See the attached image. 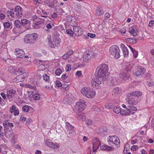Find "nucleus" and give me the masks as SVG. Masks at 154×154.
Listing matches in <instances>:
<instances>
[{
	"label": "nucleus",
	"instance_id": "nucleus-1",
	"mask_svg": "<svg viewBox=\"0 0 154 154\" xmlns=\"http://www.w3.org/2000/svg\"><path fill=\"white\" fill-rule=\"evenodd\" d=\"M108 70V67L105 64L100 65L97 67L95 73V75L97 77L94 78L91 82L93 87L98 88L99 85L109 78V74L107 73Z\"/></svg>",
	"mask_w": 154,
	"mask_h": 154
},
{
	"label": "nucleus",
	"instance_id": "nucleus-2",
	"mask_svg": "<svg viewBox=\"0 0 154 154\" xmlns=\"http://www.w3.org/2000/svg\"><path fill=\"white\" fill-rule=\"evenodd\" d=\"M22 8L19 6H17L15 9L11 10V11H8L7 12L8 16H11L14 18H17L21 17L22 16Z\"/></svg>",
	"mask_w": 154,
	"mask_h": 154
},
{
	"label": "nucleus",
	"instance_id": "nucleus-3",
	"mask_svg": "<svg viewBox=\"0 0 154 154\" xmlns=\"http://www.w3.org/2000/svg\"><path fill=\"white\" fill-rule=\"evenodd\" d=\"M38 36L36 33L26 35L24 38V42L27 43L33 44L36 42Z\"/></svg>",
	"mask_w": 154,
	"mask_h": 154
},
{
	"label": "nucleus",
	"instance_id": "nucleus-4",
	"mask_svg": "<svg viewBox=\"0 0 154 154\" xmlns=\"http://www.w3.org/2000/svg\"><path fill=\"white\" fill-rule=\"evenodd\" d=\"M85 101L83 100L80 99L76 103L74 110L76 112H79L83 111L86 107Z\"/></svg>",
	"mask_w": 154,
	"mask_h": 154
},
{
	"label": "nucleus",
	"instance_id": "nucleus-5",
	"mask_svg": "<svg viewBox=\"0 0 154 154\" xmlns=\"http://www.w3.org/2000/svg\"><path fill=\"white\" fill-rule=\"evenodd\" d=\"M109 51L111 55L115 58L118 59L120 57V50L117 46H112L110 48Z\"/></svg>",
	"mask_w": 154,
	"mask_h": 154
},
{
	"label": "nucleus",
	"instance_id": "nucleus-6",
	"mask_svg": "<svg viewBox=\"0 0 154 154\" xmlns=\"http://www.w3.org/2000/svg\"><path fill=\"white\" fill-rule=\"evenodd\" d=\"M81 93L86 96H94L96 92L94 90L89 88L84 87L81 90Z\"/></svg>",
	"mask_w": 154,
	"mask_h": 154
},
{
	"label": "nucleus",
	"instance_id": "nucleus-7",
	"mask_svg": "<svg viewBox=\"0 0 154 154\" xmlns=\"http://www.w3.org/2000/svg\"><path fill=\"white\" fill-rule=\"evenodd\" d=\"M73 29L74 34L76 36H79L82 34V29L81 27L78 26H73Z\"/></svg>",
	"mask_w": 154,
	"mask_h": 154
},
{
	"label": "nucleus",
	"instance_id": "nucleus-8",
	"mask_svg": "<svg viewBox=\"0 0 154 154\" xmlns=\"http://www.w3.org/2000/svg\"><path fill=\"white\" fill-rule=\"evenodd\" d=\"M93 54L90 52H88L84 54L83 56V60L84 62H87L91 59L93 56Z\"/></svg>",
	"mask_w": 154,
	"mask_h": 154
},
{
	"label": "nucleus",
	"instance_id": "nucleus-9",
	"mask_svg": "<svg viewBox=\"0 0 154 154\" xmlns=\"http://www.w3.org/2000/svg\"><path fill=\"white\" fill-rule=\"evenodd\" d=\"M145 69L141 66H139L137 68V70L136 72L134 73V75L137 76L142 75L145 72Z\"/></svg>",
	"mask_w": 154,
	"mask_h": 154
},
{
	"label": "nucleus",
	"instance_id": "nucleus-10",
	"mask_svg": "<svg viewBox=\"0 0 154 154\" xmlns=\"http://www.w3.org/2000/svg\"><path fill=\"white\" fill-rule=\"evenodd\" d=\"M137 27L135 26H133L129 28L128 31L129 33L133 36H135L137 35Z\"/></svg>",
	"mask_w": 154,
	"mask_h": 154
},
{
	"label": "nucleus",
	"instance_id": "nucleus-11",
	"mask_svg": "<svg viewBox=\"0 0 154 154\" xmlns=\"http://www.w3.org/2000/svg\"><path fill=\"white\" fill-rule=\"evenodd\" d=\"M15 54L17 57L21 58L23 59V56L25 54L24 51L21 49L18 48L15 49Z\"/></svg>",
	"mask_w": 154,
	"mask_h": 154
},
{
	"label": "nucleus",
	"instance_id": "nucleus-12",
	"mask_svg": "<svg viewBox=\"0 0 154 154\" xmlns=\"http://www.w3.org/2000/svg\"><path fill=\"white\" fill-rule=\"evenodd\" d=\"M111 137L113 144L115 145L117 147H119L120 146V140L118 137L116 136H112Z\"/></svg>",
	"mask_w": 154,
	"mask_h": 154
},
{
	"label": "nucleus",
	"instance_id": "nucleus-13",
	"mask_svg": "<svg viewBox=\"0 0 154 154\" xmlns=\"http://www.w3.org/2000/svg\"><path fill=\"white\" fill-rule=\"evenodd\" d=\"M7 128L6 127V129L5 133V136L7 138L11 137L13 133V130L10 127L7 126Z\"/></svg>",
	"mask_w": 154,
	"mask_h": 154
},
{
	"label": "nucleus",
	"instance_id": "nucleus-14",
	"mask_svg": "<svg viewBox=\"0 0 154 154\" xmlns=\"http://www.w3.org/2000/svg\"><path fill=\"white\" fill-rule=\"evenodd\" d=\"M126 100L128 104L136 105L137 103V100L132 97H128L126 99Z\"/></svg>",
	"mask_w": 154,
	"mask_h": 154
},
{
	"label": "nucleus",
	"instance_id": "nucleus-15",
	"mask_svg": "<svg viewBox=\"0 0 154 154\" xmlns=\"http://www.w3.org/2000/svg\"><path fill=\"white\" fill-rule=\"evenodd\" d=\"M27 75V73L21 74L16 77L17 79L18 80V82H20L23 81L24 79V78L26 77Z\"/></svg>",
	"mask_w": 154,
	"mask_h": 154
},
{
	"label": "nucleus",
	"instance_id": "nucleus-16",
	"mask_svg": "<svg viewBox=\"0 0 154 154\" xmlns=\"http://www.w3.org/2000/svg\"><path fill=\"white\" fill-rule=\"evenodd\" d=\"M129 72L126 71H124L121 74V76L122 78L124 80H128L129 77Z\"/></svg>",
	"mask_w": 154,
	"mask_h": 154
},
{
	"label": "nucleus",
	"instance_id": "nucleus-17",
	"mask_svg": "<svg viewBox=\"0 0 154 154\" xmlns=\"http://www.w3.org/2000/svg\"><path fill=\"white\" fill-rule=\"evenodd\" d=\"M47 39L48 40V43L49 46L51 48H55L56 46L54 44V41H52L51 40V35H48L47 36Z\"/></svg>",
	"mask_w": 154,
	"mask_h": 154
},
{
	"label": "nucleus",
	"instance_id": "nucleus-18",
	"mask_svg": "<svg viewBox=\"0 0 154 154\" xmlns=\"http://www.w3.org/2000/svg\"><path fill=\"white\" fill-rule=\"evenodd\" d=\"M93 140V147H99L100 145V142L99 141L98 139L97 138H94Z\"/></svg>",
	"mask_w": 154,
	"mask_h": 154
},
{
	"label": "nucleus",
	"instance_id": "nucleus-19",
	"mask_svg": "<svg viewBox=\"0 0 154 154\" xmlns=\"http://www.w3.org/2000/svg\"><path fill=\"white\" fill-rule=\"evenodd\" d=\"M45 144L47 146L51 148H56V144L53 143L46 140L45 141Z\"/></svg>",
	"mask_w": 154,
	"mask_h": 154
},
{
	"label": "nucleus",
	"instance_id": "nucleus-20",
	"mask_svg": "<svg viewBox=\"0 0 154 154\" xmlns=\"http://www.w3.org/2000/svg\"><path fill=\"white\" fill-rule=\"evenodd\" d=\"M104 12V11L101 7L97 8L95 11L96 14L97 16L102 15Z\"/></svg>",
	"mask_w": 154,
	"mask_h": 154
},
{
	"label": "nucleus",
	"instance_id": "nucleus-21",
	"mask_svg": "<svg viewBox=\"0 0 154 154\" xmlns=\"http://www.w3.org/2000/svg\"><path fill=\"white\" fill-rule=\"evenodd\" d=\"M142 94V93L141 92L137 91L131 92L130 94V96H141Z\"/></svg>",
	"mask_w": 154,
	"mask_h": 154
},
{
	"label": "nucleus",
	"instance_id": "nucleus-22",
	"mask_svg": "<svg viewBox=\"0 0 154 154\" xmlns=\"http://www.w3.org/2000/svg\"><path fill=\"white\" fill-rule=\"evenodd\" d=\"M5 123L3 124L4 126L3 128L1 125H0V137H4V134L5 135V131L6 130V127L4 125Z\"/></svg>",
	"mask_w": 154,
	"mask_h": 154
},
{
	"label": "nucleus",
	"instance_id": "nucleus-23",
	"mask_svg": "<svg viewBox=\"0 0 154 154\" xmlns=\"http://www.w3.org/2000/svg\"><path fill=\"white\" fill-rule=\"evenodd\" d=\"M34 23L33 25V27L35 28H37L39 26L41 23V19H38L37 20L34 22Z\"/></svg>",
	"mask_w": 154,
	"mask_h": 154
},
{
	"label": "nucleus",
	"instance_id": "nucleus-24",
	"mask_svg": "<svg viewBox=\"0 0 154 154\" xmlns=\"http://www.w3.org/2000/svg\"><path fill=\"white\" fill-rule=\"evenodd\" d=\"M54 44L56 46H58L61 42V39L59 38H55L53 39Z\"/></svg>",
	"mask_w": 154,
	"mask_h": 154
},
{
	"label": "nucleus",
	"instance_id": "nucleus-25",
	"mask_svg": "<svg viewBox=\"0 0 154 154\" xmlns=\"http://www.w3.org/2000/svg\"><path fill=\"white\" fill-rule=\"evenodd\" d=\"M133 66V64L132 63H128L126 64L125 66V71H126L129 72L132 69Z\"/></svg>",
	"mask_w": 154,
	"mask_h": 154
},
{
	"label": "nucleus",
	"instance_id": "nucleus-26",
	"mask_svg": "<svg viewBox=\"0 0 154 154\" xmlns=\"http://www.w3.org/2000/svg\"><path fill=\"white\" fill-rule=\"evenodd\" d=\"M73 52V51L72 50H69L66 54H65L63 56V58L64 60L66 59L68 57L69 55L72 54Z\"/></svg>",
	"mask_w": 154,
	"mask_h": 154
},
{
	"label": "nucleus",
	"instance_id": "nucleus-27",
	"mask_svg": "<svg viewBox=\"0 0 154 154\" xmlns=\"http://www.w3.org/2000/svg\"><path fill=\"white\" fill-rule=\"evenodd\" d=\"M66 129L70 131L73 129L74 127L70 125L68 122L66 123Z\"/></svg>",
	"mask_w": 154,
	"mask_h": 154
},
{
	"label": "nucleus",
	"instance_id": "nucleus-28",
	"mask_svg": "<svg viewBox=\"0 0 154 154\" xmlns=\"http://www.w3.org/2000/svg\"><path fill=\"white\" fill-rule=\"evenodd\" d=\"M112 149V147H111L110 146H107V145H103V146H101V149L104 150H108L109 151H110L111 150V149Z\"/></svg>",
	"mask_w": 154,
	"mask_h": 154
},
{
	"label": "nucleus",
	"instance_id": "nucleus-29",
	"mask_svg": "<svg viewBox=\"0 0 154 154\" xmlns=\"http://www.w3.org/2000/svg\"><path fill=\"white\" fill-rule=\"evenodd\" d=\"M14 24L17 28H20L22 25L21 22L19 20H16L15 21Z\"/></svg>",
	"mask_w": 154,
	"mask_h": 154
},
{
	"label": "nucleus",
	"instance_id": "nucleus-30",
	"mask_svg": "<svg viewBox=\"0 0 154 154\" xmlns=\"http://www.w3.org/2000/svg\"><path fill=\"white\" fill-rule=\"evenodd\" d=\"M112 94H116V95H118V94L119 93H120V91L119 90V88H114L112 91Z\"/></svg>",
	"mask_w": 154,
	"mask_h": 154
},
{
	"label": "nucleus",
	"instance_id": "nucleus-31",
	"mask_svg": "<svg viewBox=\"0 0 154 154\" xmlns=\"http://www.w3.org/2000/svg\"><path fill=\"white\" fill-rule=\"evenodd\" d=\"M121 109L120 107H115L113 109V111L115 113H119L120 112Z\"/></svg>",
	"mask_w": 154,
	"mask_h": 154
},
{
	"label": "nucleus",
	"instance_id": "nucleus-32",
	"mask_svg": "<svg viewBox=\"0 0 154 154\" xmlns=\"http://www.w3.org/2000/svg\"><path fill=\"white\" fill-rule=\"evenodd\" d=\"M66 34L69 35L70 36H72L74 32L73 31L70 29H68L66 30Z\"/></svg>",
	"mask_w": 154,
	"mask_h": 154
},
{
	"label": "nucleus",
	"instance_id": "nucleus-33",
	"mask_svg": "<svg viewBox=\"0 0 154 154\" xmlns=\"http://www.w3.org/2000/svg\"><path fill=\"white\" fill-rule=\"evenodd\" d=\"M123 52L124 57L127 56L128 54V51L127 49V48H125L122 50Z\"/></svg>",
	"mask_w": 154,
	"mask_h": 154
},
{
	"label": "nucleus",
	"instance_id": "nucleus-34",
	"mask_svg": "<svg viewBox=\"0 0 154 154\" xmlns=\"http://www.w3.org/2000/svg\"><path fill=\"white\" fill-rule=\"evenodd\" d=\"M29 107L28 106L25 105L22 107V110L24 112H27L29 111Z\"/></svg>",
	"mask_w": 154,
	"mask_h": 154
},
{
	"label": "nucleus",
	"instance_id": "nucleus-35",
	"mask_svg": "<svg viewBox=\"0 0 154 154\" xmlns=\"http://www.w3.org/2000/svg\"><path fill=\"white\" fill-rule=\"evenodd\" d=\"M25 69L24 68L22 67L19 68L17 70V72L21 74H23V73H26L25 72Z\"/></svg>",
	"mask_w": 154,
	"mask_h": 154
},
{
	"label": "nucleus",
	"instance_id": "nucleus-36",
	"mask_svg": "<svg viewBox=\"0 0 154 154\" xmlns=\"http://www.w3.org/2000/svg\"><path fill=\"white\" fill-rule=\"evenodd\" d=\"M127 41L132 42L133 43H135L136 42L138 39L137 38L133 39L132 38H128L127 39Z\"/></svg>",
	"mask_w": 154,
	"mask_h": 154
},
{
	"label": "nucleus",
	"instance_id": "nucleus-37",
	"mask_svg": "<svg viewBox=\"0 0 154 154\" xmlns=\"http://www.w3.org/2000/svg\"><path fill=\"white\" fill-rule=\"evenodd\" d=\"M4 125H5V127H6L7 128V126L8 127H10L11 128L12 127L14 126V125L12 123L8 122H6L5 124Z\"/></svg>",
	"mask_w": 154,
	"mask_h": 154
},
{
	"label": "nucleus",
	"instance_id": "nucleus-38",
	"mask_svg": "<svg viewBox=\"0 0 154 154\" xmlns=\"http://www.w3.org/2000/svg\"><path fill=\"white\" fill-rule=\"evenodd\" d=\"M62 72V70L60 69H57L55 71L56 75H59Z\"/></svg>",
	"mask_w": 154,
	"mask_h": 154
},
{
	"label": "nucleus",
	"instance_id": "nucleus-39",
	"mask_svg": "<svg viewBox=\"0 0 154 154\" xmlns=\"http://www.w3.org/2000/svg\"><path fill=\"white\" fill-rule=\"evenodd\" d=\"M14 91L9 90L7 92V96H12L14 95Z\"/></svg>",
	"mask_w": 154,
	"mask_h": 154
},
{
	"label": "nucleus",
	"instance_id": "nucleus-40",
	"mask_svg": "<svg viewBox=\"0 0 154 154\" xmlns=\"http://www.w3.org/2000/svg\"><path fill=\"white\" fill-rule=\"evenodd\" d=\"M24 87L25 88H29L30 89H35V87L34 88L33 86L30 85L29 84H25V85H24Z\"/></svg>",
	"mask_w": 154,
	"mask_h": 154
},
{
	"label": "nucleus",
	"instance_id": "nucleus-41",
	"mask_svg": "<svg viewBox=\"0 0 154 154\" xmlns=\"http://www.w3.org/2000/svg\"><path fill=\"white\" fill-rule=\"evenodd\" d=\"M132 51L133 54V56L135 58H136L138 56V52L135 49H132Z\"/></svg>",
	"mask_w": 154,
	"mask_h": 154
},
{
	"label": "nucleus",
	"instance_id": "nucleus-42",
	"mask_svg": "<svg viewBox=\"0 0 154 154\" xmlns=\"http://www.w3.org/2000/svg\"><path fill=\"white\" fill-rule=\"evenodd\" d=\"M43 76L44 80L45 81H47L49 80V77L47 74H45Z\"/></svg>",
	"mask_w": 154,
	"mask_h": 154
},
{
	"label": "nucleus",
	"instance_id": "nucleus-43",
	"mask_svg": "<svg viewBox=\"0 0 154 154\" xmlns=\"http://www.w3.org/2000/svg\"><path fill=\"white\" fill-rule=\"evenodd\" d=\"M72 68L71 66L69 64H67L66 68V71H69L71 70Z\"/></svg>",
	"mask_w": 154,
	"mask_h": 154
},
{
	"label": "nucleus",
	"instance_id": "nucleus-44",
	"mask_svg": "<svg viewBox=\"0 0 154 154\" xmlns=\"http://www.w3.org/2000/svg\"><path fill=\"white\" fill-rule=\"evenodd\" d=\"M128 107L132 111H135L137 110V108L133 106H128Z\"/></svg>",
	"mask_w": 154,
	"mask_h": 154
},
{
	"label": "nucleus",
	"instance_id": "nucleus-45",
	"mask_svg": "<svg viewBox=\"0 0 154 154\" xmlns=\"http://www.w3.org/2000/svg\"><path fill=\"white\" fill-rule=\"evenodd\" d=\"M111 136H109V139L107 140V141L108 142L109 144L110 145H112L113 144V143L112 141V137H111Z\"/></svg>",
	"mask_w": 154,
	"mask_h": 154
},
{
	"label": "nucleus",
	"instance_id": "nucleus-46",
	"mask_svg": "<svg viewBox=\"0 0 154 154\" xmlns=\"http://www.w3.org/2000/svg\"><path fill=\"white\" fill-rule=\"evenodd\" d=\"M4 26L5 28H8L9 27L10 24L8 22H5L4 24Z\"/></svg>",
	"mask_w": 154,
	"mask_h": 154
},
{
	"label": "nucleus",
	"instance_id": "nucleus-47",
	"mask_svg": "<svg viewBox=\"0 0 154 154\" xmlns=\"http://www.w3.org/2000/svg\"><path fill=\"white\" fill-rule=\"evenodd\" d=\"M40 18H39V17H37L36 16H33L31 18V19H30V20H33L34 22H35V21H36L37 20V19H40Z\"/></svg>",
	"mask_w": 154,
	"mask_h": 154
},
{
	"label": "nucleus",
	"instance_id": "nucleus-48",
	"mask_svg": "<svg viewBox=\"0 0 154 154\" xmlns=\"http://www.w3.org/2000/svg\"><path fill=\"white\" fill-rule=\"evenodd\" d=\"M120 113V114L122 115H128L127 112V111H125L124 109L122 110H121V112Z\"/></svg>",
	"mask_w": 154,
	"mask_h": 154
},
{
	"label": "nucleus",
	"instance_id": "nucleus-49",
	"mask_svg": "<svg viewBox=\"0 0 154 154\" xmlns=\"http://www.w3.org/2000/svg\"><path fill=\"white\" fill-rule=\"evenodd\" d=\"M87 35L91 38H94L95 36V35L94 34L88 33L87 34Z\"/></svg>",
	"mask_w": 154,
	"mask_h": 154
},
{
	"label": "nucleus",
	"instance_id": "nucleus-50",
	"mask_svg": "<svg viewBox=\"0 0 154 154\" xmlns=\"http://www.w3.org/2000/svg\"><path fill=\"white\" fill-rule=\"evenodd\" d=\"M28 22V21L26 20H22L21 21L22 25L24 26L25 24H27Z\"/></svg>",
	"mask_w": 154,
	"mask_h": 154
},
{
	"label": "nucleus",
	"instance_id": "nucleus-51",
	"mask_svg": "<svg viewBox=\"0 0 154 154\" xmlns=\"http://www.w3.org/2000/svg\"><path fill=\"white\" fill-rule=\"evenodd\" d=\"M15 107L14 106H13L10 108V111L12 113L14 111L16 110Z\"/></svg>",
	"mask_w": 154,
	"mask_h": 154
},
{
	"label": "nucleus",
	"instance_id": "nucleus-52",
	"mask_svg": "<svg viewBox=\"0 0 154 154\" xmlns=\"http://www.w3.org/2000/svg\"><path fill=\"white\" fill-rule=\"evenodd\" d=\"M75 75L79 76H81L82 75L81 72L80 71H78L76 72Z\"/></svg>",
	"mask_w": 154,
	"mask_h": 154
},
{
	"label": "nucleus",
	"instance_id": "nucleus-53",
	"mask_svg": "<svg viewBox=\"0 0 154 154\" xmlns=\"http://www.w3.org/2000/svg\"><path fill=\"white\" fill-rule=\"evenodd\" d=\"M56 84L57 86L58 87H60L62 86L61 83L59 81H56Z\"/></svg>",
	"mask_w": 154,
	"mask_h": 154
},
{
	"label": "nucleus",
	"instance_id": "nucleus-54",
	"mask_svg": "<svg viewBox=\"0 0 154 154\" xmlns=\"http://www.w3.org/2000/svg\"><path fill=\"white\" fill-rule=\"evenodd\" d=\"M93 108L95 111L96 112H98L100 111V109L98 107L94 106L93 107Z\"/></svg>",
	"mask_w": 154,
	"mask_h": 154
},
{
	"label": "nucleus",
	"instance_id": "nucleus-55",
	"mask_svg": "<svg viewBox=\"0 0 154 154\" xmlns=\"http://www.w3.org/2000/svg\"><path fill=\"white\" fill-rule=\"evenodd\" d=\"M138 148V146L136 145H134L131 147V149L133 151L135 150L136 149Z\"/></svg>",
	"mask_w": 154,
	"mask_h": 154
},
{
	"label": "nucleus",
	"instance_id": "nucleus-56",
	"mask_svg": "<svg viewBox=\"0 0 154 154\" xmlns=\"http://www.w3.org/2000/svg\"><path fill=\"white\" fill-rule=\"evenodd\" d=\"M110 17V14L109 13H106L105 15V17L106 19L109 18Z\"/></svg>",
	"mask_w": 154,
	"mask_h": 154
},
{
	"label": "nucleus",
	"instance_id": "nucleus-57",
	"mask_svg": "<svg viewBox=\"0 0 154 154\" xmlns=\"http://www.w3.org/2000/svg\"><path fill=\"white\" fill-rule=\"evenodd\" d=\"M5 18V16L3 14H0V20H2Z\"/></svg>",
	"mask_w": 154,
	"mask_h": 154
},
{
	"label": "nucleus",
	"instance_id": "nucleus-58",
	"mask_svg": "<svg viewBox=\"0 0 154 154\" xmlns=\"http://www.w3.org/2000/svg\"><path fill=\"white\" fill-rule=\"evenodd\" d=\"M105 107L109 109H111L112 108V106L110 104H106L105 105Z\"/></svg>",
	"mask_w": 154,
	"mask_h": 154
},
{
	"label": "nucleus",
	"instance_id": "nucleus-59",
	"mask_svg": "<svg viewBox=\"0 0 154 154\" xmlns=\"http://www.w3.org/2000/svg\"><path fill=\"white\" fill-rule=\"evenodd\" d=\"M87 123L88 125H91L92 123V121L91 120H88L87 121Z\"/></svg>",
	"mask_w": 154,
	"mask_h": 154
},
{
	"label": "nucleus",
	"instance_id": "nucleus-60",
	"mask_svg": "<svg viewBox=\"0 0 154 154\" xmlns=\"http://www.w3.org/2000/svg\"><path fill=\"white\" fill-rule=\"evenodd\" d=\"M154 23V21H151L149 23V26L150 27H152V24Z\"/></svg>",
	"mask_w": 154,
	"mask_h": 154
},
{
	"label": "nucleus",
	"instance_id": "nucleus-61",
	"mask_svg": "<svg viewBox=\"0 0 154 154\" xmlns=\"http://www.w3.org/2000/svg\"><path fill=\"white\" fill-rule=\"evenodd\" d=\"M14 112L15 116L17 115L19 113V111L17 109H16Z\"/></svg>",
	"mask_w": 154,
	"mask_h": 154
},
{
	"label": "nucleus",
	"instance_id": "nucleus-62",
	"mask_svg": "<svg viewBox=\"0 0 154 154\" xmlns=\"http://www.w3.org/2000/svg\"><path fill=\"white\" fill-rule=\"evenodd\" d=\"M127 109V112L128 115H130V113L131 112V109L129 108H126Z\"/></svg>",
	"mask_w": 154,
	"mask_h": 154
},
{
	"label": "nucleus",
	"instance_id": "nucleus-63",
	"mask_svg": "<svg viewBox=\"0 0 154 154\" xmlns=\"http://www.w3.org/2000/svg\"><path fill=\"white\" fill-rule=\"evenodd\" d=\"M46 27L48 29H50L52 28V26H51L50 24L48 23Z\"/></svg>",
	"mask_w": 154,
	"mask_h": 154
},
{
	"label": "nucleus",
	"instance_id": "nucleus-64",
	"mask_svg": "<svg viewBox=\"0 0 154 154\" xmlns=\"http://www.w3.org/2000/svg\"><path fill=\"white\" fill-rule=\"evenodd\" d=\"M42 126L44 128H46V123L44 121H43L42 122Z\"/></svg>",
	"mask_w": 154,
	"mask_h": 154
}]
</instances>
